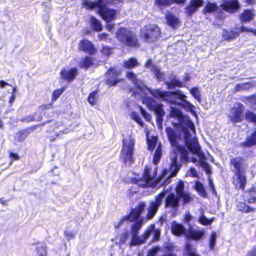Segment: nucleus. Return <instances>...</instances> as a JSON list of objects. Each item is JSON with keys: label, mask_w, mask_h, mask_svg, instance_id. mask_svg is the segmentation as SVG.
I'll use <instances>...</instances> for the list:
<instances>
[{"label": "nucleus", "mask_w": 256, "mask_h": 256, "mask_svg": "<svg viewBox=\"0 0 256 256\" xmlns=\"http://www.w3.org/2000/svg\"><path fill=\"white\" fill-rule=\"evenodd\" d=\"M65 235L69 240L74 239L75 236V234L70 231H66Z\"/></svg>", "instance_id": "61"}, {"label": "nucleus", "mask_w": 256, "mask_h": 256, "mask_svg": "<svg viewBox=\"0 0 256 256\" xmlns=\"http://www.w3.org/2000/svg\"><path fill=\"white\" fill-rule=\"evenodd\" d=\"M121 74V70L115 68H110L106 74V83L110 86L116 85L121 79L118 76Z\"/></svg>", "instance_id": "11"}, {"label": "nucleus", "mask_w": 256, "mask_h": 256, "mask_svg": "<svg viewBox=\"0 0 256 256\" xmlns=\"http://www.w3.org/2000/svg\"><path fill=\"white\" fill-rule=\"evenodd\" d=\"M172 3V0H156L155 4L158 6H169Z\"/></svg>", "instance_id": "52"}, {"label": "nucleus", "mask_w": 256, "mask_h": 256, "mask_svg": "<svg viewBox=\"0 0 256 256\" xmlns=\"http://www.w3.org/2000/svg\"><path fill=\"white\" fill-rule=\"evenodd\" d=\"M180 100L182 101V103L180 104L182 105L188 112H190L196 116V114L195 111V106L188 100H185L184 98Z\"/></svg>", "instance_id": "30"}, {"label": "nucleus", "mask_w": 256, "mask_h": 256, "mask_svg": "<svg viewBox=\"0 0 256 256\" xmlns=\"http://www.w3.org/2000/svg\"><path fill=\"white\" fill-rule=\"evenodd\" d=\"M170 115L172 117L176 118L177 122H174V125L176 126L181 131L188 148L193 154H197L200 160V166L208 174L210 173V166L206 162V156L200 150V147L198 139L194 136L196 134L194 124L188 116H183L182 112L178 108H172Z\"/></svg>", "instance_id": "2"}, {"label": "nucleus", "mask_w": 256, "mask_h": 256, "mask_svg": "<svg viewBox=\"0 0 256 256\" xmlns=\"http://www.w3.org/2000/svg\"><path fill=\"white\" fill-rule=\"evenodd\" d=\"M236 30H238L240 32H252L254 35L256 36V30H252V29H248L247 28H245L243 26H241L240 28H236Z\"/></svg>", "instance_id": "59"}, {"label": "nucleus", "mask_w": 256, "mask_h": 256, "mask_svg": "<svg viewBox=\"0 0 256 256\" xmlns=\"http://www.w3.org/2000/svg\"><path fill=\"white\" fill-rule=\"evenodd\" d=\"M195 188L199 195L203 198H206L207 193L202 184L200 182H196L195 184Z\"/></svg>", "instance_id": "37"}, {"label": "nucleus", "mask_w": 256, "mask_h": 256, "mask_svg": "<svg viewBox=\"0 0 256 256\" xmlns=\"http://www.w3.org/2000/svg\"><path fill=\"white\" fill-rule=\"evenodd\" d=\"M245 117L246 120L256 124V114L250 111H248L246 112Z\"/></svg>", "instance_id": "46"}, {"label": "nucleus", "mask_w": 256, "mask_h": 256, "mask_svg": "<svg viewBox=\"0 0 256 256\" xmlns=\"http://www.w3.org/2000/svg\"><path fill=\"white\" fill-rule=\"evenodd\" d=\"M218 8L216 4L209 2L208 3L204 8V12H212L215 11H218Z\"/></svg>", "instance_id": "41"}, {"label": "nucleus", "mask_w": 256, "mask_h": 256, "mask_svg": "<svg viewBox=\"0 0 256 256\" xmlns=\"http://www.w3.org/2000/svg\"><path fill=\"white\" fill-rule=\"evenodd\" d=\"M64 90L65 88H62L60 89L54 90L52 94V100L54 101L58 99V98H59L61 95V94L64 91Z\"/></svg>", "instance_id": "50"}, {"label": "nucleus", "mask_w": 256, "mask_h": 256, "mask_svg": "<svg viewBox=\"0 0 256 256\" xmlns=\"http://www.w3.org/2000/svg\"><path fill=\"white\" fill-rule=\"evenodd\" d=\"M238 36V33L234 30L228 31L224 30L222 36L225 40H230L236 38Z\"/></svg>", "instance_id": "29"}, {"label": "nucleus", "mask_w": 256, "mask_h": 256, "mask_svg": "<svg viewBox=\"0 0 256 256\" xmlns=\"http://www.w3.org/2000/svg\"><path fill=\"white\" fill-rule=\"evenodd\" d=\"M146 206L144 202H142L134 208L132 210L130 214L124 216L118 222L114 223V227L118 228L124 221H134L140 216Z\"/></svg>", "instance_id": "9"}, {"label": "nucleus", "mask_w": 256, "mask_h": 256, "mask_svg": "<svg viewBox=\"0 0 256 256\" xmlns=\"http://www.w3.org/2000/svg\"><path fill=\"white\" fill-rule=\"evenodd\" d=\"M140 111L142 115L147 121H149L151 119L150 115L146 112L142 106L140 107Z\"/></svg>", "instance_id": "57"}, {"label": "nucleus", "mask_w": 256, "mask_h": 256, "mask_svg": "<svg viewBox=\"0 0 256 256\" xmlns=\"http://www.w3.org/2000/svg\"><path fill=\"white\" fill-rule=\"evenodd\" d=\"M246 182L244 172H236L232 177V184L236 189L244 190Z\"/></svg>", "instance_id": "16"}, {"label": "nucleus", "mask_w": 256, "mask_h": 256, "mask_svg": "<svg viewBox=\"0 0 256 256\" xmlns=\"http://www.w3.org/2000/svg\"><path fill=\"white\" fill-rule=\"evenodd\" d=\"M130 116L141 126H143L144 123L138 114L136 112H132L131 113Z\"/></svg>", "instance_id": "49"}, {"label": "nucleus", "mask_w": 256, "mask_h": 256, "mask_svg": "<svg viewBox=\"0 0 256 256\" xmlns=\"http://www.w3.org/2000/svg\"><path fill=\"white\" fill-rule=\"evenodd\" d=\"M181 198H183V203L184 204L190 202L193 198L191 194L188 192L184 193L182 196Z\"/></svg>", "instance_id": "53"}, {"label": "nucleus", "mask_w": 256, "mask_h": 256, "mask_svg": "<svg viewBox=\"0 0 256 256\" xmlns=\"http://www.w3.org/2000/svg\"><path fill=\"white\" fill-rule=\"evenodd\" d=\"M153 226L154 230H152V232H151L150 233V234H148V236L146 238V240L149 238H150V236H152V242H154L158 240H159L160 236V230L156 228L154 224H151V225L149 226Z\"/></svg>", "instance_id": "32"}, {"label": "nucleus", "mask_w": 256, "mask_h": 256, "mask_svg": "<svg viewBox=\"0 0 256 256\" xmlns=\"http://www.w3.org/2000/svg\"><path fill=\"white\" fill-rule=\"evenodd\" d=\"M171 230L172 233L176 236H181L184 235L186 236L187 232L186 228L182 224H180L176 222H174L171 226Z\"/></svg>", "instance_id": "25"}, {"label": "nucleus", "mask_w": 256, "mask_h": 256, "mask_svg": "<svg viewBox=\"0 0 256 256\" xmlns=\"http://www.w3.org/2000/svg\"><path fill=\"white\" fill-rule=\"evenodd\" d=\"M79 47L80 50L90 55H93L96 52V50L92 44L87 40H81L80 42Z\"/></svg>", "instance_id": "20"}, {"label": "nucleus", "mask_w": 256, "mask_h": 256, "mask_svg": "<svg viewBox=\"0 0 256 256\" xmlns=\"http://www.w3.org/2000/svg\"><path fill=\"white\" fill-rule=\"evenodd\" d=\"M254 14L250 10H245L241 14L240 18L242 22L250 21L254 17Z\"/></svg>", "instance_id": "38"}, {"label": "nucleus", "mask_w": 256, "mask_h": 256, "mask_svg": "<svg viewBox=\"0 0 256 256\" xmlns=\"http://www.w3.org/2000/svg\"><path fill=\"white\" fill-rule=\"evenodd\" d=\"M248 202L250 203H254L256 202V192L254 190H251L248 193Z\"/></svg>", "instance_id": "47"}, {"label": "nucleus", "mask_w": 256, "mask_h": 256, "mask_svg": "<svg viewBox=\"0 0 256 256\" xmlns=\"http://www.w3.org/2000/svg\"><path fill=\"white\" fill-rule=\"evenodd\" d=\"M203 4L204 0H190L189 4L186 8V14L188 16H192Z\"/></svg>", "instance_id": "17"}, {"label": "nucleus", "mask_w": 256, "mask_h": 256, "mask_svg": "<svg viewBox=\"0 0 256 256\" xmlns=\"http://www.w3.org/2000/svg\"><path fill=\"white\" fill-rule=\"evenodd\" d=\"M246 256H256V246L248 252Z\"/></svg>", "instance_id": "64"}, {"label": "nucleus", "mask_w": 256, "mask_h": 256, "mask_svg": "<svg viewBox=\"0 0 256 256\" xmlns=\"http://www.w3.org/2000/svg\"><path fill=\"white\" fill-rule=\"evenodd\" d=\"M98 13L104 20L108 22L114 20L116 12L114 9L106 8L98 10Z\"/></svg>", "instance_id": "21"}, {"label": "nucleus", "mask_w": 256, "mask_h": 256, "mask_svg": "<svg viewBox=\"0 0 256 256\" xmlns=\"http://www.w3.org/2000/svg\"><path fill=\"white\" fill-rule=\"evenodd\" d=\"M126 77L132 81L144 94L146 95L148 92L150 94L152 90L147 88L141 80L138 79L136 75L133 72H126Z\"/></svg>", "instance_id": "12"}, {"label": "nucleus", "mask_w": 256, "mask_h": 256, "mask_svg": "<svg viewBox=\"0 0 256 256\" xmlns=\"http://www.w3.org/2000/svg\"><path fill=\"white\" fill-rule=\"evenodd\" d=\"M244 106L243 104H235L232 108L228 118L230 120L233 122H240L242 120V114Z\"/></svg>", "instance_id": "13"}, {"label": "nucleus", "mask_w": 256, "mask_h": 256, "mask_svg": "<svg viewBox=\"0 0 256 256\" xmlns=\"http://www.w3.org/2000/svg\"><path fill=\"white\" fill-rule=\"evenodd\" d=\"M159 28L154 24L146 26L141 32V36L146 42H152L160 36Z\"/></svg>", "instance_id": "8"}, {"label": "nucleus", "mask_w": 256, "mask_h": 256, "mask_svg": "<svg viewBox=\"0 0 256 256\" xmlns=\"http://www.w3.org/2000/svg\"><path fill=\"white\" fill-rule=\"evenodd\" d=\"M205 234L204 230L198 229L190 228L186 234V239H192L194 240H199L201 239Z\"/></svg>", "instance_id": "23"}, {"label": "nucleus", "mask_w": 256, "mask_h": 256, "mask_svg": "<svg viewBox=\"0 0 256 256\" xmlns=\"http://www.w3.org/2000/svg\"><path fill=\"white\" fill-rule=\"evenodd\" d=\"M214 219V217L210 219H208L206 218L204 214L202 213L198 218V222L204 226H210L212 224Z\"/></svg>", "instance_id": "40"}, {"label": "nucleus", "mask_w": 256, "mask_h": 256, "mask_svg": "<svg viewBox=\"0 0 256 256\" xmlns=\"http://www.w3.org/2000/svg\"><path fill=\"white\" fill-rule=\"evenodd\" d=\"M166 192L164 191L158 194L155 198L154 200L152 201L148 208L146 214V219L152 218L156 213L159 206L162 204L163 198L166 196Z\"/></svg>", "instance_id": "10"}, {"label": "nucleus", "mask_w": 256, "mask_h": 256, "mask_svg": "<svg viewBox=\"0 0 256 256\" xmlns=\"http://www.w3.org/2000/svg\"><path fill=\"white\" fill-rule=\"evenodd\" d=\"M150 94L156 98H160L162 100L178 105H180L178 102V100H183L186 98V96L180 91L178 92H164L157 89L152 90Z\"/></svg>", "instance_id": "5"}, {"label": "nucleus", "mask_w": 256, "mask_h": 256, "mask_svg": "<svg viewBox=\"0 0 256 256\" xmlns=\"http://www.w3.org/2000/svg\"><path fill=\"white\" fill-rule=\"evenodd\" d=\"M144 223V219L140 218L136 220L131 226L132 240L130 246H138L144 244L150 233L152 232L153 226H148L142 234L139 236V230Z\"/></svg>", "instance_id": "3"}, {"label": "nucleus", "mask_w": 256, "mask_h": 256, "mask_svg": "<svg viewBox=\"0 0 256 256\" xmlns=\"http://www.w3.org/2000/svg\"><path fill=\"white\" fill-rule=\"evenodd\" d=\"M167 84L169 88H170L172 86H174L181 87L182 86V83L177 78H174L170 82L168 83Z\"/></svg>", "instance_id": "48"}, {"label": "nucleus", "mask_w": 256, "mask_h": 256, "mask_svg": "<svg viewBox=\"0 0 256 256\" xmlns=\"http://www.w3.org/2000/svg\"><path fill=\"white\" fill-rule=\"evenodd\" d=\"M190 92L192 95L199 102H201V96L200 91L198 88H194L190 90Z\"/></svg>", "instance_id": "44"}, {"label": "nucleus", "mask_w": 256, "mask_h": 256, "mask_svg": "<svg viewBox=\"0 0 256 256\" xmlns=\"http://www.w3.org/2000/svg\"><path fill=\"white\" fill-rule=\"evenodd\" d=\"M216 240V233L214 232L212 234L210 240V248L212 250L214 246Z\"/></svg>", "instance_id": "55"}, {"label": "nucleus", "mask_w": 256, "mask_h": 256, "mask_svg": "<svg viewBox=\"0 0 256 256\" xmlns=\"http://www.w3.org/2000/svg\"><path fill=\"white\" fill-rule=\"evenodd\" d=\"M192 218V216H191L190 212H186L184 216V220L185 222H190Z\"/></svg>", "instance_id": "63"}, {"label": "nucleus", "mask_w": 256, "mask_h": 256, "mask_svg": "<svg viewBox=\"0 0 256 256\" xmlns=\"http://www.w3.org/2000/svg\"><path fill=\"white\" fill-rule=\"evenodd\" d=\"M98 92L96 91H94L91 92L88 97V102L92 105H95L96 104L97 102Z\"/></svg>", "instance_id": "45"}, {"label": "nucleus", "mask_w": 256, "mask_h": 256, "mask_svg": "<svg viewBox=\"0 0 256 256\" xmlns=\"http://www.w3.org/2000/svg\"><path fill=\"white\" fill-rule=\"evenodd\" d=\"M186 250L188 253V256H200L196 252L195 250L192 248L190 245L188 244L186 245Z\"/></svg>", "instance_id": "51"}, {"label": "nucleus", "mask_w": 256, "mask_h": 256, "mask_svg": "<svg viewBox=\"0 0 256 256\" xmlns=\"http://www.w3.org/2000/svg\"><path fill=\"white\" fill-rule=\"evenodd\" d=\"M42 118L40 116H37V114H36L34 116H28L26 120L28 122H30V121H40L41 120Z\"/></svg>", "instance_id": "58"}, {"label": "nucleus", "mask_w": 256, "mask_h": 256, "mask_svg": "<svg viewBox=\"0 0 256 256\" xmlns=\"http://www.w3.org/2000/svg\"><path fill=\"white\" fill-rule=\"evenodd\" d=\"M166 132L168 140L172 146V153L170 155V164L168 170L164 169L158 180H155L157 168H152L148 166L145 168L142 178H134L132 182L141 187L150 186L156 188L170 182V178L175 176L179 171L181 164L178 163L180 156L182 163L188 162V152L184 146L178 144L177 134L171 128H166Z\"/></svg>", "instance_id": "1"}, {"label": "nucleus", "mask_w": 256, "mask_h": 256, "mask_svg": "<svg viewBox=\"0 0 256 256\" xmlns=\"http://www.w3.org/2000/svg\"><path fill=\"white\" fill-rule=\"evenodd\" d=\"M242 144L246 147L256 145V130L246 136V141L243 142Z\"/></svg>", "instance_id": "26"}, {"label": "nucleus", "mask_w": 256, "mask_h": 256, "mask_svg": "<svg viewBox=\"0 0 256 256\" xmlns=\"http://www.w3.org/2000/svg\"><path fill=\"white\" fill-rule=\"evenodd\" d=\"M134 144L135 140L132 134L123 138L120 158L126 166H130L134 160Z\"/></svg>", "instance_id": "4"}, {"label": "nucleus", "mask_w": 256, "mask_h": 256, "mask_svg": "<svg viewBox=\"0 0 256 256\" xmlns=\"http://www.w3.org/2000/svg\"><path fill=\"white\" fill-rule=\"evenodd\" d=\"M157 142V138L154 136H152L151 138L148 137L147 143L148 145V149L150 150H153L156 146Z\"/></svg>", "instance_id": "42"}, {"label": "nucleus", "mask_w": 256, "mask_h": 256, "mask_svg": "<svg viewBox=\"0 0 256 256\" xmlns=\"http://www.w3.org/2000/svg\"><path fill=\"white\" fill-rule=\"evenodd\" d=\"M143 102L146 104L148 108L153 110L156 116V122L159 128H162L163 116L164 112L162 108V104L156 102L152 98L145 96L143 98Z\"/></svg>", "instance_id": "7"}, {"label": "nucleus", "mask_w": 256, "mask_h": 256, "mask_svg": "<svg viewBox=\"0 0 256 256\" xmlns=\"http://www.w3.org/2000/svg\"><path fill=\"white\" fill-rule=\"evenodd\" d=\"M248 104L253 106L256 104V95H252L246 98Z\"/></svg>", "instance_id": "56"}, {"label": "nucleus", "mask_w": 256, "mask_h": 256, "mask_svg": "<svg viewBox=\"0 0 256 256\" xmlns=\"http://www.w3.org/2000/svg\"><path fill=\"white\" fill-rule=\"evenodd\" d=\"M102 52L106 55H110L112 53V49L106 46H104L102 50Z\"/></svg>", "instance_id": "60"}, {"label": "nucleus", "mask_w": 256, "mask_h": 256, "mask_svg": "<svg viewBox=\"0 0 256 256\" xmlns=\"http://www.w3.org/2000/svg\"><path fill=\"white\" fill-rule=\"evenodd\" d=\"M166 18L168 24L172 28H174L178 26L179 20L178 18L174 14L168 12L166 16Z\"/></svg>", "instance_id": "27"}, {"label": "nucleus", "mask_w": 256, "mask_h": 256, "mask_svg": "<svg viewBox=\"0 0 256 256\" xmlns=\"http://www.w3.org/2000/svg\"><path fill=\"white\" fill-rule=\"evenodd\" d=\"M36 250L38 256H46V244L43 242H38L36 245Z\"/></svg>", "instance_id": "34"}, {"label": "nucleus", "mask_w": 256, "mask_h": 256, "mask_svg": "<svg viewBox=\"0 0 256 256\" xmlns=\"http://www.w3.org/2000/svg\"><path fill=\"white\" fill-rule=\"evenodd\" d=\"M118 39L124 44L138 48L139 43L136 35L132 31L125 28H120L116 32Z\"/></svg>", "instance_id": "6"}, {"label": "nucleus", "mask_w": 256, "mask_h": 256, "mask_svg": "<svg viewBox=\"0 0 256 256\" xmlns=\"http://www.w3.org/2000/svg\"><path fill=\"white\" fill-rule=\"evenodd\" d=\"M222 9L230 13H234L240 8L238 0H224L220 4Z\"/></svg>", "instance_id": "15"}, {"label": "nucleus", "mask_w": 256, "mask_h": 256, "mask_svg": "<svg viewBox=\"0 0 256 256\" xmlns=\"http://www.w3.org/2000/svg\"><path fill=\"white\" fill-rule=\"evenodd\" d=\"M90 26L96 31L102 30V25L100 22L94 17L92 16L90 19Z\"/></svg>", "instance_id": "39"}, {"label": "nucleus", "mask_w": 256, "mask_h": 256, "mask_svg": "<svg viewBox=\"0 0 256 256\" xmlns=\"http://www.w3.org/2000/svg\"><path fill=\"white\" fill-rule=\"evenodd\" d=\"M237 209L246 213L253 212L255 210L254 208L248 206L244 202H239L237 205Z\"/></svg>", "instance_id": "31"}, {"label": "nucleus", "mask_w": 256, "mask_h": 256, "mask_svg": "<svg viewBox=\"0 0 256 256\" xmlns=\"http://www.w3.org/2000/svg\"><path fill=\"white\" fill-rule=\"evenodd\" d=\"M184 184L182 181H180L176 188L177 196L181 198L182 196L185 193L184 191Z\"/></svg>", "instance_id": "43"}, {"label": "nucleus", "mask_w": 256, "mask_h": 256, "mask_svg": "<svg viewBox=\"0 0 256 256\" xmlns=\"http://www.w3.org/2000/svg\"><path fill=\"white\" fill-rule=\"evenodd\" d=\"M180 198L176 196L174 193L170 194L166 198V208L177 210L179 207Z\"/></svg>", "instance_id": "18"}, {"label": "nucleus", "mask_w": 256, "mask_h": 256, "mask_svg": "<svg viewBox=\"0 0 256 256\" xmlns=\"http://www.w3.org/2000/svg\"><path fill=\"white\" fill-rule=\"evenodd\" d=\"M139 66V62L136 58H131L124 62V67L127 69L134 68Z\"/></svg>", "instance_id": "28"}, {"label": "nucleus", "mask_w": 256, "mask_h": 256, "mask_svg": "<svg viewBox=\"0 0 256 256\" xmlns=\"http://www.w3.org/2000/svg\"><path fill=\"white\" fill-rule=\"evenodd\" d=\"M159 248L156 247L150 250L147 256H154L159 250Z\"/></svg>", "instance_id": "62"}, {"label": "nucleus", "mask_w": 256, "mask_h": 256, "mask_svg": "<svg viewBox=\"0 0 256 256\" xmlns=\"http://www.w3.org/2000/svg\"><path fill=\"white\" fill-rule=\"evenodd\" d=\"M78 74V70L76 68L62 70L60 72L62 79L69 82L73 80Z\"/></svg>", "instance_id": "19"}, {"label": "nucleus", "mask_w": 256, "mask_h": 256, "mask_svg": "<svg viewBox=\"0 0 256 256\" xmlns=\"http://www.w3.org/2000/svg\"><path fill=\"white\" fill-rule=\"evenodd\" d=\"M145 66L152 70L158 80L161 81L164 80V74L160 71V68H157L152 64L151 60L150 59L146 61Z\"/></svg>", "instance_id": "24"}, {"label": "nucleus", "mask_w": 256, "mask_h": 256, "mask_svg": "<svg viewBox=\"0 0 256 256\" xmlns=\"http://www.w3.org/2000/svg\"><path fill=\"white\" fill-rule=\"evenodd\" d=\"M112 0H97L96 1H92L91 0H83L82 6L92 10L96 8H106V6L110 4Z\"/></svg>", "instance_id": "14"}, {"label": "nucleus", "mask_w": 256, "mask_h": 256, "mask_svg": "<svg viewBox=\"0 0 256 256\" xmlns=\"http://www.w3.org/2000/svg\"><path fill=\"white\" fill-rule=\"evenodd\" d=\"M161 144H158L154 152L153 158V163L156 164L160 161L162 154V148Z\"/></svg>", "instance_id": "35"}, {"label": "nucleus", "mask_w": 256, "mask_h": 256, "mask_svg": "<svg viewBox=\"0 0 256 256\" xmlns=\"http://www.w3.org/2000/svg\"><path fill=\"white\" fill-rule=\"evenodd\" d=\"M128 230L123 232L120 237V240L118 242H116V244H124L128 238Z\"/></svg>", "instance_id": "54"}, {"label": "nucleus", "mask_w": 256, "mask_h": 256, "mask_svg": "<svg viewBox=\"0 0 256 256\" xmlns=\"http://www.w3.org/2000/svg\"><path fill=\"white\" fill-rule=\"evenodd\" d=\"M92 58L88 56H86L84 58L81 60L79 66L82 68L87 69L92 65Z\"/></svg>", "instance_id": "36"}, {"label": "nucleus", "mask_w": 256, "mask_h": 256, "mask_svg": "<svg viewBox=\"0 0 256 256\" xmlns=\"http://www.w3.org/2000/svg\"><path fill=\"white\" fill-rule=\"evenodd\" d=\"M230 164L234 166L232 170L234 172H244V160L240 157L233 158L230 160Z\"/></svg>", "instance_id": "22"}, {"label": "nucleus", "mask_w": 256, "mask_h": 256, "mask_svg": "<svg viewBox=\"0 0 256 256\" xmlns=\"http://www.w3.org/2000/svg\"><path fill=\"white\" fill-rule=\"evenodd\" d=\"M255 85L256 84L252 83V82L240 84H236L235 87V90L238 92L242 90H246L254 87Z\"/></svg>", "instance_id": "33"}]
</instances>
